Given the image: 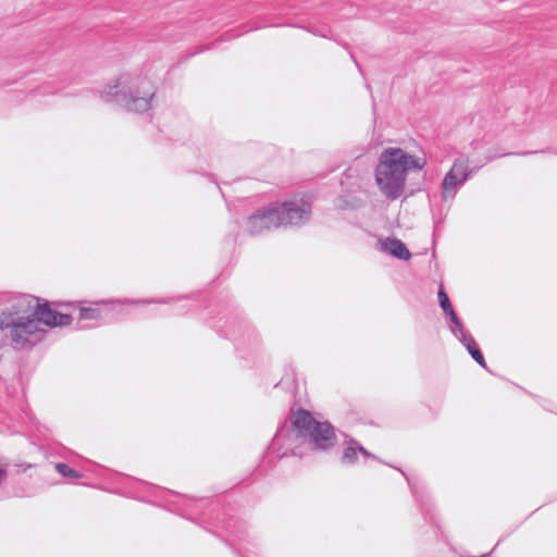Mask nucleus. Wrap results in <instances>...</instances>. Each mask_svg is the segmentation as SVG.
<instances>
[{
    "mask_svg": "<svg viewBox=\"0 0 557 557\" xmlns=\"http://www.w3.org/2000/svg\"><path fill=\"white\" fill-rule=\"evenodd\" d=\"M34 302L36 297L17 295L0 311V332L16 350L30 348L44 339L45 330L32 314Z\"/></svg>",
    "mask_w": 557,
    "mask_h": 557,
    "instance_id": "1",
    "label": "nucleus"
},
{
    "mask_svg": "<svg viewBox=\"0 0 557 557\" xmlns=\"http://www.w3.org/2000/svg\"><path fill=\"white\" fill-rule=\"evenodd\" d=\"M156 89L152 83L140 75L123 73L100 91V99L114 103L127 112L144 113L151 108Z\"/></svg>",
    "mask_w": 557,
    "mask_h": 557,
    "instance_id": "2",
    "label": "nucleus"
},
{
    "mask_svg": "<svg viewBox=\"0 0 557 557\" xmlns=\"http://www.w3.org/2000/svg\"><path fill=\"white\" fill-rule=\"evenodd\" d=\"M425 162L400 148H387L375 168V181L380 190L391 200L399 198L405 189L407 172L421 171Z\"/></svg>",
    "mask_w": 557,
    "mask_h": 557,
    "instance_id": "3",
    "label": "nucleus"
},
{
    "mask_svg": "<svg viewBox=\"0 0 557 557\" xmlns=\"http://www.w3.org/2000/svg\"><path fill=\"white\" fill-rule=\"evenodd\" d=\"M293 425L306 435V443L314 450L329 453L337 443L335 428L329 421H318L304 408L293 412Z\"/></svg>",
    "mask_w": 557,
    "mask_h": 557,
    "instance_id": "4",
    "label": "nucleus"
},
{
    "mask_svg": "<svg viewBox=\"0 0 557 557\" xmlns=\"http://www.w3.org/2000/svg\"><path fill=\"white\" fill-rule=\"evenodd\" d=\"M306 443V435L293 425V416L290 422L285 421L276 431L268 447V453L277 458L286 456H301V446Z\"/></svg>",
    "mask_w": 557,
    "mask_h": 557,
    "instance_id": "5",
    "label": "nucleus"
},
{
    "mask_svg": "<svg viewBox=\"0 0 557 557\" xmlns=\"http://www.w3.org/2000/svg\"><path fill=\"white\" fill-rule=\"evenodd\" d=\"M273 205L277 213L280 226H301L310 220L311 203L304 198L300 200L274 202Z\"/></svg>",
    "mask_w": 557,
    "mask_h": 557,
    "instance_id": "6",
    "label": "nucleus"
},
{
    "mask_svg": "<svg viewBox=\"0 0 557 557\" xmlns=\"http://www.w3.org/2000/svg\"><path fill=\"white\" fill-rule=\"evenodd\" d=\"M63 308V307H72V302H45L39 304V299L36 298V302H34V307L32 309L33 317L38 320V326L41 324L50 327L57 326H67L72 323L73 318L70 313L60 312L57 309L52 308Z\"/></svg>",
    "mask_w": 557,
    "mask_h": 557,
    "instance_id": "7",
    "label": "nucleus"
},
{
    "mask_svg": "<svg viewBox=\"0 0 557 557\" xmlns=\"http://www.w3.org/2000/svg\"><path fill=\"white\" fill-rule=\"evenodd\" d=\"M471 174L472 171L469 169L468 159L463 157L457 158L441 184L443 199L454 198L456 189L462 186Z\"/></svg>",
    "mask_w": 557,
    "mask_h": 557,
    "instance_id": "8",
    "label": "nucleus"
},
{
    "mask_svg": "<svg viewBox=\"0 0 557 557\" xmlns=\"http://www.w3.org/2000/svg\"><path fill=\"white\" fill-rule=\"evenodd\" d=\"M224 334L234 342L237 348L255 344L258 341L256 330L239 314L226 321Z\"/></svg>",
    "mask_w": 557,
    "mask_h": 557,
    "instance_id": "9",
    "label": "nucleus"
},
{
    "mask_svg": "<svg viewBox=\"0 0 557 557\" xmlns=\"http://www.w3.org/2000/svg\"><path fill=\"white\" fill-rule=\"evenodd\" d=\"M280 227L274 205L256 210L246 222L250 235H259L265 231Z\"/></svg>",
    "mask_w": 557,
    "mask_h": 557,
    "instance_id": "10",
    "label": "nucleus"
},
{
    "mask_svg": "<svg viewBox=\"0 0 557 557\" xmlns=\"http://www.w3.org/2000/svg\"><path fill=\"white\" fill-rule=\"evenodd\" d=\"M358 454H360L363 459H374L379 460V458L364 448L359 441L354 437L348 436L345 441V447L343 449L341 456V462L344 466H355L358 462Z\"/></svg>",
    "mask_w": 557,
    "mask_h": 557,
    "instance_id": "11",
    "label": "nucleus"
},
{
    "mask_svg": "<svg viewBox=\"0 0 557 557\" xmlns=\"http://www.w3.org/2000/svg\"><path fill=\"white\" fill-rule=\"evenodd\" d=\"M381 248L383 251L387 252L388 255L399 259L407 261L411 258V253L406 247V245L398 238H386L384 242L381 243Z\"/></svg>",
    "mask_w": 557,
    "mask_h": 557,
    "instance_id": "12",
    "label": "nucleus"
},
{
    "mask_svg": "<svg viewBox=\"0 0 557 557\" xmlns=\"http://www.w3.org/2000/svg\"><path fill=\"white\" fill-rule=\"evenodd\" d=\"M216 527L225 530L232 542H240L242 535L245 533V523L236 518H228L219 521Z\"/></svg>",
    "mask_w": 557,
    "mask_h": 557,
    "instance_id": "13",
    "label": "nucleus"
},
{
    "mask_svg": "<svg viewBox=\"0 0 557 557\" xmlns=\"http://www.w3.org/2000/svg\"><path fill=\"white\" fill-rule=\"evenodd\" d=\"M143 485L145 487V491L148 492L149 497H151V499L147 498V502H151L158 506H163L171 510L168 507V504L170 503V499L173 496L171 491L164 490L160 486H156L149 483H144ZM143 499L146 500V498Z\"/></svg>",
    "mask_w": 557,
    "mask_h": 557,
    "instance_id": "14",
    "label": "nucleus"
},
{
    "mask_svg": "<svg viewBox=\"0 0 557 557\" xmlns=\"http://www.w3.org/2000/svg\"><path fill=\"white\" fill-rule=\"evenodd\" d=\"M465 348L468 350L469 355L472 357V359L482 368L487 369L485 359L481 350L479 349L473 336L470 334L468 336H463L459 341Z\"/></svg>",
    "mask_w": 557,
    "mask_h": 557,
    "instance_id": "15",
    "label": "nucleus"
},
{
    "mask_svg": "<svg viewBox=\"0 0 557 557\" xmlns=\"http://www.w3.org/2000/svg\"><path fill=\"white\" fill-rule=\"evenodd\" d=\"M400 472L403 473V475H405L416 500L420 505L421 510L425 515L430 513L431 504L429 503V498L426 497L424 491H422V488L417 483H414L410 478H408L404 471L400 470Z\"/></svg>",
    "mask_w": 557,
    "mask_h": 557,
    "instance_id": "16",
    "label": "nucleus"
},
{
    "mask_svg": "<svg viewBox=\"0 0 557 557\" xmlns=\"http://www.w3.org/2000/svg\"><path fill=\"white\" fill-rule=\"evenodd\" d=\"M100 302L92 304L94 306L85 307L83 302H72L79 310V320H95L101 321L103 319L101 310L97 307Z\"/></svg>",
    "mask_w": 557,
    "mask_h": 557,
    "instance_id": "17",
    "label": "nucleus"
},
{
    "mask_svg": "<svg viewBox=\"0 0 557 557\" xmlns=\"http://www.w3.org/2000/svg\"><path fill=\"white\" fill-rule=\"evenodd\" d=\"M446 317L449 321V330L458 341L463 338V336L470 335V333L465 329V325L456 311H451V313Z\"/></svg>",
    "mask_w": 557,
    "mask_h": 557,
    "instance_id": "18",
    "label": "nucleus"
},
{
    "mask_svg": "<svg viewBox=\"0 0 557 557\" xmlns=\"http://www.w3.org/2000/svg\"><path fill=\"white\" fill-rule=\"evenodd\" d=\"M119 304L122 305H132V306H144L150 304H164L165 300L163 298H140V299H123L117 300Z\"/></svg>",
    "mask_w": 557,
    "mask_h": 557,
    "instance_id": "19",
    "label": "nucleus"
},
{
    "mask_svg": "<svg viewBox=\"0 0 557 557\" xmlns=\"http://www.w3.org/2000/svg\"><path fill=\"white\" fill-rule=\"evenodd\" d=\"M438 302L445 315H448L451 313V311H455L448 298V295L446 294L442 285L440 286L438 289Z\"/></svg>",
    "mask_w": 557,
    "mask_h": 557,
    "instance_id": "20",
    "label": "nucleus"
},
{
    "mask_svg": "<svg viewBox=\"0 0 557 557\" xmlns=\"http://www.w3.org/2000/svg\"><path fill=\"white\" fill-rule=\"evenodd\" d=\"M55 470L59 474H61L64 478H69V479L82 478V474L79 472H77L76 470L72 469L66 463H63V462L57 463Z\"/></svg>",
    "mask_w": 557,
    "mask_h": 557,
    "instance_id": "21",
    "label": "nucleus"
},
{
    "mask_svg": "<svg viewBox=\"0 0 557 557\" xmlns=\"http://www.w3.org/2000/svg\"><path fill=\"white\" fill-rule=\"evenodd\" d=\"M310 32L323 38H331V29L326 26L312 27Z\"/></svg>",
    "mask_w": 557,
    "mask_h": 557,
    "instance_id": "22",
    "label": "nucleus"
},
{
    "mask_svg": "<svg viewBox=\"0 0 557 557\" xmlns=\"http://www.w3.org/2000/svg\"><path fill=\"white\" fill-rule=\"evenodd\" d=\"M193 504H194V507L198 509V508L202 507L203 500L202 499L195 500Z\"/></svg>",
    "mask_w": 557,
    "mask_h": 557,
    "instance_id": "23",
    "label": "nucleus"
},
{
    "mask_svg": "<svg viewBox=\"0 0 557 557\" xmlns=\"http://www.w3.org/2000/svg\"><path fill=\"white\" fill-rule=\"evenodd\" d=\"M180 499H183V496H178L176 494V503H175V506H176V512L178 511V507H180Z\"/></svg>",
    "mask_w": 557,
    "mask_h": 557,
    "instance_id": "24",
    "label": "nucleus"
},
{
    "mask_svg": "<svg viewBox=\"0 0 557 557\" xmlns=\"http://www.w3.org/2000/svg\"><path fill=\"white\" fill-rule=\"evenodd\" d=\"M531 153H532L531 151H525L522 154L527 156V154H531Z\"/></svg>",
    "mask_w": 557,
    "mask_h": 557,
    "instance_id": "25",
    "label": "nucleus"
},
{
    "mask_svg": "<svg viewBox=\"0 0 557 557\" xmlns=\"http://www.w3.org/2000/svg\"><path fill=\"white\" fill-rule=\"evenodd\" d=\"M201 51H203V49H201ZM199 52H200V50H199ZM197 53H198V51H194L193 52V54H197Z\"/></svg>",
    "mask_w": 557,
    "mask_h": 557,
    "instance_id": "26",
    "label": "nucleus"
},
{
    "mask_svg": "<svg viewBox=\"0 0 557 557\" xmlns=\"http://www.w3.org/2000/svg\"><path fill=\"white\" fill-rule=\"evenodd\" d=\"M2 474H3V471L0 469V478L2 476Z\"/></svg>",
    "mask_w": 557,
    "mask_h": 557,
    "instance_id": "27",
    "label": "nucleus"
}]
</instances>
